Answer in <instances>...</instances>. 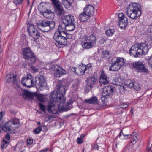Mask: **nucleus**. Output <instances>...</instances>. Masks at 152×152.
<instances>
[{
  "label": "nucleus",
  "mask_w": 152,
  "mask_h": 152,
  "mask_svg": "<svg viewBox=\"0 0 152 152\" xmlns=\"http://www.w3.org/2000/svg\"><path fill=\"white\" fill-rule=\"evenodd\" d=\"M85 136L84 134H82L80 135V137L77 138L76 141L78 144H81L83 142V139Z\"/></svg>",
  "instance_id": "4c0bfd02"
},
{
  "label": "nucleus",
  "mask_w": 152,
  "mask_h": 152,
  "mask_svg": "<svg viewBox=\"0 0 152 152\" xmlns=\"http://www.w3.org/2000/svg\"><path fill=\"white\" fill-rule=\"evenodd\" d=\"M66 25L65 23H64L62 21L61 23H60L58 26V31H59L60 32H64V33H66L64 31V30H66Z\"/></svg>",
  "instance_id": "c756f323"
},
{
  "label": "nucleus",
  "mask_w": 152,
  "mask_h": 152,
  "mask_svg": "<svg viewBox=\"0 0 152 152\" xmlns=\"http://www.w3.org/2000/svg\"><path fill=\"white\" fill-rule=\"evenodd\" d=\"M33 142V140L31 139H28L27 140V143L28 145H30Z\"/></svg>",
  "instance_id": "8fccbe9b"
},
{
  "label": "nucleus",
  "mask_w": 152,
  "mask_h": 152,
  "mask_svg": "<svg viewBox=\"0 0 152 152\" xmlns=\"http://www.w3.org/2000/svg\"><path fill=\"white\" fill-rule=\"evenodd\" d=\"M53 4L54 8L59 6L61 5L60 2L58 0H51Z\"/></svg>",
  "instance_id": "e433bc0d"
},
{
  "label": "nucleus",
  "mask_w": 152,
  "mask_h": 152,
  "mask_svg": "<svg viewBox=\"0 0 152 152\" xmlns=\"http://www.w3.org/2000/svg\"><path fill=\"white\" fill-rule=\"evenodd\" d=\"M115 90V88L112 86H106L103 88L102 96L110 97L113 95Z\"/></svg>",
  "instance_id": "9b49d317"
},
{
  "label": "nucleus",
  "mask_w": 152,
  "mask_h": 152,
  "mask_svg": "<svg viewBox=\"0 0 152 152\" xmlns=\"http://www.w3.org/2000/svg\"><path fill=\"white\" fill-rule=\"evenodd\" d=\"M128 136H130L129 138H130L129 142V144L130 145L135 144L139 140V137L136 132H133L131 135Z\"/></svg>",
  "instance_id": "dca6fc26"
},
{
  "label": "nucleus",
  "mask_w": 152,
  "mask_h": 152,
  "mask_svg": "<svg viewBox=\"0 0 152 152\" xmlns=\"http://www.w3.org/2000/svg\"><path fill=\"white\" fill-rule=\"evenodd\" d=\"M102 56L103 58L108 59L110 58L109 52L107 51H104L102 52Z\"/></svg>",
  "instance_id": "72a5a7b5"
},
{
  "label": "nucleus",
  "mask_w": 152,
  "mask_h": 152,
  "mask_svg": "<svg viewBox=\"0 0 152 152\" xmlns=\"http://www.w3.org/2000/svg\"><path fill=\"white\" fill-rule=\"evenodd\" d=\"M151 42L152 41L151 40L150 42H147L146 41V43H141L133 45L130 50V54L135 57H137L139 55L141 54H146L149 50L148 46H151Z\"/></svg>",
  "instance_id": "f03ea898"
},
{
  "label": "nucleus",
  "mask_w": 152,
  "mask_h": 152,
  "mask_svg": "<svg viewBox=\"0 0 152 152\" xmlns=\"http://www.w3.org/2000/svg\"><path fill=\"white\" fill-rule=\"evenodd\" d=\"M53 4L54 8L59 6L61 5L60 2L58 0H51Z\"/></svg>",
  "instance_id": "c9c22d12"
},
{
  "label": "nucleus",
  "mask_w": 152,
  "mask_h": 152,
  "mask_svg": "<svg viewBox=\"0 0 152 152\" xmlns=\"http://www.w3.org/2000/svg\"><path fill=\"white\" fill-rule=\"evenodd\" d=\"M83 11L90 17L93 16L95 13V10L94 7L91 5H88L85 7L84 8Z\"/></svg>",
  "instance_id": "2eb2a0df"
},
{
  "label": "nucleus",
  "mask_w": 152,
  "mask_h": 152,
  "mask_svg": "<svg viewBox=\"0 0 152 152\" xmlns=\"http://www.w3.org/2000/svg\"><path fill=\"white\" fill-rule=\"evenodd\" d=\"M140 7L138 3H130L127 8L126 13L127 16L132 19H136L141 14Z\"/></svg>",
  "instance_id": "20e7f679"
},
{
  "label": "nucleus",
  "mask_w": 152,
  "mask_h": 152,
  "mask_svg": "<svg viewBox=\"0 0 152 152\" xmlns=\"http://www.w3.org/2000/svg\"><path fill=\"white\" fill-rule=\"evenodd\" d=\"M129 103H125L124 102H122L121 103L119 106L122 109H125L128 107L129 105Z\"/></svg>",
  "instance_id": "ea45409f"
},
{
  "label": "nucleus",
  "mask_w": 152,
  "mask_h": 152,
  "mask_svg": "<svg viewBox=\"0 0 152 152\" xmlns=\"http://www.w3.org/2000/svg\"><path fill=\"white\" fill-rule=\"evenodd\" d=\"M26 66H27V64H23V67L24 68H26Z\"/></svg>",
  "instance_id": "680f3d73"
},
{
  "label": "nucleus",
  "mask_w": 152,
  "mask_h": 152,
  "mask_svg": "<svg viewBox=\"0 0 152 152\" xmlns=\"http://www.w3.org/2000/svg\"><path fill=\"white\" fill-rule=\"evenodd\" d=\"M148 64L149 65H152V54L149 58L148 61Z\"/></svg>",
  "instance_id": "603ef678"
},
{
  "label": "nucleus",
  "mask_w": 152,
  "mask_h": 152,
  "mask_svg": "<svg viewBox=\"0 0 152 152\" xmlns=\"http://www.w3.org/2000/svg\"><path fill=\"white\" fill-rule=\"evenodd\" d=\"M27 3H28V4H29L30 2H29V0H27Z\"/></svg>",
  "instance_id": "338daca9"
},
{
  "label": "nucleus",
  "mask_w": 152,
  "mask_h": 152,
  "mask_svg": "<svg viewBox=\"0 0 152 152\" xmlns=\"http://www.w3.org/2000/svg\"><path fill=\"white\" fill-rule=\"evenodd\" d=\"M32 69L34 71H37V70L36 69H34L33 66H32L31 67Z\"/></svg>",
  "instance_id": "e2e57ef3"
},
{
  "label": "nucleus",
  "mask_w": 152,
  "mask_h": 152,
  "mask_svg": "<svg viewBox=\"0 0 152 152\" xmlns=\"http://www.w3.org/2000/svg\"><path fill=\"white\" fill-rule=\"evenodd\" d=\"M106 41V40L104 38H102L99 40V43L100 44H103Z\"/></svg>",
  "instance_id": "6e6d98bb"
},
{
  "label": "nucleus",
  "mask_w": 152,
  "mask_h": 152,
  "mask_svg": "<svg viewBox=\"0 0 152 152\" xmlns=\"http://www.w3.org/2000/svg\"><path fill=\"white\" fill-rule=\"evenodd\" d=\"M96 80L97 79L95 77H89L87 80V86L91 88H92Z\"/></svg>",
  "instance_id": "b1692460"
},
{
  "label": "nucleus",
  "mask_w": 152,
  "mask_h": 152,
  "mask_svg": "<svg viewBox=\"0 0 152 152\" xmlns=\"http://www.w3.org/2000/svg\"><path fill=\"white\" fill-rule=\"evenodd\" d=\"M41 124V123L40 122H38L37 123V124L38 125H40Z\"/></svg>",
  "instance_id": "69168bd1"
},
{
  "label": "nucleus",
  "mask_w": 152,
  "mask_h": 152,
  "mask_svg": "<svg viewBox=\"0 0 152 152\" xmlns=\"http://www.w3.org/2000/svg\"><path fill=\"white\" fill-rule=\"evenodd\" d=\"M66 101V100H65ZM54 102L55 103H57L58 102H59V104H58L57 105L58 106V107L59 109H61L65 110L66 111H67L69 109L68 106H69L70 105L72 102H68L66 106V107H65L64 106V104L65 103L64 102V103L62 104H61V102L60 100H58V101L57 102Z\"/></svg>",
  "instance_id": "aec40b11"
},
{
  "label": "nucleus",
  "mask_w": 152,
  "mask_h": 152,
  "mask_svg": "<svg viewBox=\"0 0 152 152\" xmlns=\"http://www.w3.org/2000/svg\"><path fill=\"white\" fill-rule=\"evenodd\" d=\"M85 66V64H82L81 65L79 66L78 68L75 69V68H74V72H76L77 74L79 75H83L84 74L85 72L86 71Z\"/></svg>",
  "instance_id": "f3484780"
},
{
  "label": "nucleus",
  "mask_w": 152,
  "mask_h": 152,
  "mask_svg": "<svg viewBox=\"0 0 152 152\" xmlns=\"http://www.w3.org/2000/svg\"><path fill=\"white\" fill-rule=\"evenodd\" d=\"M10 135L9 133H7L6 135L5 138L4 139H5V140H10Z\"/></svg>",
  "instance_id": "3c124183"
},
{
  "label": "nucleus",
  "mask_w": 152,
  "mask_h": 152,
  "mask_svg": "<svg viewBox=\"0 0 152 152\" xmlns=\"http://www.w3.org/2000/svg\"><path fill=\"white\" fill-rule=\"evenodd\" d=\"M23 95L25 96L26 98H29L31 100L34 99V94L28 91L27 90H25L23 92Z\"/></svg>",
  "instance_id": "cd10ccee"
},
{
  "label": "nucleus",
  "mask_w": 152,
  "mask_h": 152,
  "mask_svg": "<svg viewBox=\"0 0 152 152\" xmlns=\"http://www.w3.org/2000/svg\"><path fill=\"white\" fill-rule=\"evenodd\" d=\"M121 133H122V134L124 136H125V135L123 133L122 131L119 134L120 136H121Z\"/></svg>",
  "instance_id": "0e129e2a"
},
{
  "label": "nucleus",
  "mask_w": 152,
  "mask_h": 152,
  "mask_svg": "<svg viewBox=\"0 0 152 152\" xmlns=\"http://www.w3.org/2000/svg\"><path fill=\"white\" fill-rule=\"evenodd\" d=\"M42 130V127L40 126H39L38 127L35 129L33 130V132L36 134H39Z\"/></svg>",
  "instance_id": "79ce46f5"
},
{
  "label": "nucleus",
  "mask_w": 152,
  "mask_h": 152,
  "mask_svg": "<svg viewBox=\"0 0 152 152\" xmlns=\"http://www.w3.org/2000/svg\"><path fill=\"white\" fill-rule=\"evenodd\" d=\"M133 65L135 68L138 70L139 72L144 73L145 74L148 73V69L142 62L138 61L133 63Z\"/></svg>",
  "instance_id": "f8f14e48"
},
{
  "label": "nucleus",
  "mask_w": 152,
  "mask_h": 152,
  "mask_svg": "<svg viewBox=\"0 0 152 152\" xmlns=\"http://www.w3.org/2000/svg\"><path fill=\"white\" fill-rule=\"evenodd\" d=\"M101 73L99 79V83L101 84L105 85L109 83V78L104 73V71L102 70L101 71Z\"/></svg>",
  "instance_id": "4468645a"
},
{
  "label": "nucleus",
  "mask_w": 152,
  "mask_h": 152,
  "mask_svg": "<svg viewBox=\"0 0 152 152\" xmlns=\"http://www.w3.org/2000/svg\"><path fill=\"white\" fill-rule=\"evenodd\" d=\"M129 83L126 84L129 88H133L137 91H138L140 89V85L138 83L131 82L130 80H129Z\"/></svg>",
  "instance_id": "5701e85b"
},
{
  "label": "nucleus",
  "mask_w": 152,
  "mask_h": 152,
  "mask_svg": "<svg viewBox=\"0 0 152 152\" xmlns=\"http://www.w3.org/2000/svg\"><path fill=\"white\" fill-rule=\"evenodd\" d=\"M39 105L40 108L41 110L43 112H45V106L40 103H39Z\"/></svg>",
  "instance_id": "49530a36"
},
{
  "label": "nucleus",
  "mask_w": 152,
  "mask_h": 152,
  "mask_svg": "<svg viewBox=\"0 0 152 152\" xmlns=\"http://www.w3.org/2000/svg\"><path fill=\"white\" fill-rule=\"evenodd\" d=\"M85 67L86 68V72L88 71L87 73H88L89 72H91L92 70V65L91 64H89L87 65H85Z\"/></svg>",
  "instance_id": "a19ab883"
},
{
  "label": "nucleus",
  "mask_w": 152,
  "mask_h": 152,
  "mask_svg": "<svg viewBox=\"0 0 152 152\" xmlns=\"http://www.w3.org/2000/svg\"><path fill=\"white\" fill-rule=\"evenodd\" d=\"M35 83L36 85L39 86V88L44 87L47 85L45 77L40 75H38L35 77Z\"/></svg>",
  "instance_id": "ddd939ff"
},
{
  "label": "nucleus",
  "mask_w": 152,
  "mask_h": 152,
  "mask_svg": "<svg viewBox=\"0 0 152 152\" xmlns=\"http://www.w3.org/2000/svg\"><path fill=\"white\" fill-rule=\"evenodd\" d=\"M66 74V72L64 69L60 66H57L54 74V76L56 77H59Z\"/></svg>",
  "instance_id": "a211bd4d"
},
{
  "label": "nucleus",
  "mask_w": 152,
  "mask_h": 152,
  "mask_svg": "<svg viewBox=\"0 0 152 152\" xmlns=\"http://www.w3.org/2000/svg\"><path fill=\"white\" fill-rule=\"evenodd\" d=\"M93 147L95 149H99V146L97 145H94Z\"/></svg>",
  "instance_id": "bf43d9fd"
},
{
  "label": "nucleus",
  "mask_w": 152,
  "mask_h": 152,
  "mask_svg": "<svg viewBox=\"0 0 152 152\" xmlns=\"http://www.w3.org/2000/svg\"><path fill=\"white\" fill-rule=\"evenodd\" d=\"M46 6L47 5L43 3H42L40 4V7L42 10H45Z\"/></svg>",
  "instance_id": "de8ad7c7"
},
{
  "label": "nucleus",
  "mask_w": 152,
  "mask_h": 152,
  "mask_svg": "<svg viewBox=\"0 0 152 152\" xmlns=\"http://www.w3.org/2000/svg\"><path fill=\"white\" fill-rule=\"evenodd\" d=\"M21 81L22 84L28 88H30L35 85L34 79L30 74H27L26 77H23Z\"/></svg>",
  "instance_id": "1a4fd4ad"
},
{
  "label": "nucleus",
  "mask_w": 152,
  "mask_h": 152,
  "mask_svg": "<svg viewBox=\"0 0 152 152\" xmlns=\"http://www.w3.org/2000/svg\"><path fill=\"white\" fill-rule=\"evenodd\" d=\"M105 33L107 35V36H111L113 35V34L114 31L113 29L109 28H108V29L107 28H105Z\"/></svg>",
  "instance_id": "f704fd0d"
},
{
  "label": "nucleus",
  "mask_w": 152,
  "mask_h": 152,
  "mask_svg": "<svg viewBox=\"0 0 152 152\" xmlns=\"http://www.w3.org/2000/svg\"><path fill=\"white\" fill-rule=\"evenodd\" d=\"M126 88L125 86H120L119 87V92L121 94H123L124 91H126Z\"/></svg>",
  "instance_id": "37998d69"
},
{
  "label": "nucleus",
  "mask_w": 152,
  "mask_h": 152,
  "mask_svg": "<svg viewBox=\"0 0 152 152\" xmlns=\"http://www.w3.org/2000/svg\"><path fill=\"white\" fill-rule=\"evenodd\" d=\"M44 13H47L48 14H50L51 13V10H46V11H45Z\"/></svg>",
  "instance_id": "13d9d810"
},
{
  "label": "nucleus",
  "mask_w": 152,
  "mask_h": 152,
  "mask_svg": "<svg viewBox=\"0 0 152 152\" xmlns=\"http://www.w3.org/2000/svg\"><path fill=\"white\" fill-rule=\"evenodd\" d=\"M89 17H90L83 11L79 15L78 18L81 21L84 22L87 21Z\"/></svg>",
  "instance_id": "a878e982"
},
{
  "label": "nucleus",
  "mask_w": 152,
  "mask_h": 152,
  "mask_svg": "<svg viewBox=\"0 0 152 152\" xmlns=\"http://www.w3.org/2000/svg\"><path fill=\"white\" fill-rule=\"evenodd\" d=\"M49 148H47L45 149L41 150V151H39V152H47Z\"/></svg>",
  "instance_id": "5fc2aeb1"
},
{
  "label": "nucleus",
  "mask_w": 152,
  "mask_h": 152,
  "mask_svg": "<svg viewBox=\"0 0 152 152\" xmlns=\"http://www.w3.org/2000/svg\"><path fill=\"white\" fill-rule=\"evenodd\" d=\"M62 21L64 23H65L66 25L67 24H71L74 23L75 20L73 16L70 15H67L65 16L64 18L63 19Z\"/></svg>",
  "instance_id": "412c9836"
},
{
  "label": "nucleus",
  "mask_w": 152,
  "mask_h": 152,
  "mask_svg": "<svg viewBox=\"0 0 152 152\" xmlns=\"http://www.w3.org/2000/svg\"><path fill=\"white\" fill-rule=\"evenodd\" d=\"M23 0H13V2L16 5L21 4L23 2Z\"/></svg>",
  "instance_id": "c03bdc74"
},
{
  "label": "nucleus",
  "mask_w": 152,
  "mask_h": 152,
  "mask_svg": "<svg viewBox=\"0 0 152 152\" xmlns=\"http://www.w3.org/2000/svg\"><path fill=\"white\" fill-rule=\"evenodd\" d=\"M22 53L23 58L26 60H29L32 63L35 62L36 57L30 48L27 47L23 48Z\"/></svg>",
  "instance_id": "6e6552de"
},
{
  "label": "nucleus",
  "mask_w": 152,
  "mask_h": 152,
  "mask_svg": "<svg viewBox=\"0 0 152 152\" xmlns=\"http://www.w3.org/2000/svg\"><path fill=\"white\" fill-rule=\"evenodd\" d=\"M48 111L50 113L56 114L57 113L56 107L55 105V104L51 102L50 103L47 107Z\"/></svg>",
  "instance_id": "4be33fe9"
},
{
  "label": "nucleus",
  "mask_w": 152,
  "mask_h": 152,
  "mask_svg": "<svg viewBox=\"0 0 152 152\" xmlns=\"http://www.w3.org/2000/svg\"><path fill=\"white\" fill-rule=\"evenodd\" d=\"M7 77L8 78L7 81L8 83H12L14 84L17 83V80L16 78V76L13 73H11L10 74H8Z\"/></svg>",
  "instance_id": "6ab92c4d"
},
{
  "label": "nucleus",
  "mask_w": 152,
  "mask_h": 152,
  "mask_svg": "<svg viewBox=\"0 0 152 152\" xmlns=\"http://www.w3.org/2000/svg\"><path fill=\"white\" fill-rule=\"evenodd\" d=\"M118 17L119 21L121 20H123L124 18H126L124 16V15L122 13H119L118 14Z\"/></svg>",
  "instance_id": "a18cd8bd"
},
{
  "label": "nucleus",
  "mask_w": 152,
  "mask_h": 152,
  "mask_svg": "<svg viewBox=\"0 0 152 152\" xmlns=\"http://www.w3.org/2000/svg\"><path fill=\"white\" fill-rule=\"evenodd\" d=\"M72 3L71 2L69 1V0H64L62 2V4L66 8H70Z\"/></svg>",
  "instance_id": "473e14b6"
},
{
  "label": "nucleus",
  "mask_w": 152,
  "mask_h": 152,
  "mask_svg": "<svg viewBox=\"0 0 152 152\" xmlns=\"http://www.w3.org/2000/svg\"><path fill=\"white\" fill-rule=\"evenodd\" d=\"M96 37L93 34L86 37L81 42L83 48L88 49L92 48L96 44Z\"/></svg>",
  "instance_id": "423d86ee"
},
{
  "label": "nucleus",
  "mask_w": 152,
  "mask_h": 152,
  "mask_svg": "<svg viewBox=\"0 0 152 152\" xmlns=\"http://www.w3.org/2000/svg\"><path fill=\"white\" fill-rule=\"evenodd\" d=\"M69 86V83L65 79L58 81L56 87V93L54 94V91L51 92L50 96L51 102H57L60 100L61 104L64 103L66 98L64 96L65 91L64 87Z\"/></svg>",
  "instance_id": "f257e3e1"
},
{
  "label": "nucleus",
  "mask_w": 152,
  "mask_h": 152,
  "mask_svg": "<svg viewBox=\"0 0 152 152\" xmlns=\"http://www.w3.org/2000/svg\"><path fill=\"white\" fill-rule=\"evenodd\" d=\"M54 9L56 13L58 16L61 15L64 12V11L61 5L55 8Z\"/></svg>",
  "instance_id": "c85d7f7f"
},
{
  "label": "nucleus",
  "mask_w": 152,
  "mask_h": 152,
  "mask_svg": "<svg viewBox=\"0 0 152 152\" xmlns=\"http://www.w3.org/2000/svg\"><path fill=\"white\" fill-rule=\"evenodd\" d=\"M111 62L112 64L109 69L110 71H118L125 64L124 59L123 58L120 57L113 58Z\"/></svg>",
  "instance_id": "0eeeda50"
},
{
  "label": "nucleus",
  "mask_w": 152,
  "mask_h": 152,
  "mask_svg": "<svg viewBox=\"0 0 152 152\" xmlns=\"http://www.w3.org/2000/svg\"><path fill=\"white\" fill-rule=\"evenodd\" d=\"M151 146L148 147V146L146 149V151L147 152H152V144L151 145Z\"/></svg>",
  "instance_id": "864d4df0"
},
{
  "label": "nucleus",
  "mask_w": 152,
  "mask_h": 152,
  "mask_svg": "<svg viewBox=\"0 0 152 152\" xmlns=\"http://www.w3.org/2000/svg\"><path fill=\"white\" fill-rule=\"evenodd\" d=\"M128 23V19L127 18H124L123 20L119 21V25L121 29L125 28Z\"/></svg>",
  "instance_id": "393cba45"
},
{
  "label": "nucleus",
  "mask_w": 152,
  "mask_h": 152,
  "mask_svg": "<svg viewBox=\"0 0 152 152\" xmlns=\"http://www.w3.org/2000/svg\"><path fill=\"white\" fill-rule=\"evenodd\" d=\"M28 25V28L27 29V31L29 32L30 36L33 38L34 41L42 37V35L39 32L34 28L33 24H29Z\"/></svg>",
  "instance_id": "9d476101"
},
{
  "label": "nucleus",
  "mask_w": 152,
  "mask_h": 152,
  "mask_svg": "<svg viewBox=\"0 0 152 152\" xmlns=\"http://www.w3.org/2000/svg\"><path fill=\"white\" fill-rule=\"evenodd\" d=\"M72 35L67 33L56 31L53 36L54 39L56 42L55 45L58 48H63L67 42V39H71Z\"/></svg>",
  "instance_id": "7ed1b4c3"
},
{
  "label": "nucleus",
  "mask_w": 152,
  "mask_h": 152,
  "mask_svg": "<svg viewBox=\"0 0 152 152\" xmlns=\"http://www.w3.org/2000/svg\"><path fill=\"white\" fill-rule=\"evenodd\" d=\"M86 103L96 104L97 103V99L96 96L92 97L88 99H86L84 101Z\"/></svg>",
  "instance_id": "bb28decb"
},
{
  "label": "nucleus",
  "mask_w": 152,
  "mask_h": 152,
  "mask_svg": "<svg viewBox=\"0 0 152 152\" xmlns=\"http://www.w3.org/2000/svg\"><path fill=\"white\" fill-rule=\"evenodd\" d=\"M75 28V25L74 23L66 25V31H73Z\"/></svg>",
  "instance_id": "2f4dec72"
},
{
  "label": "nucleus",
  "mask_w": 152,
  "mask_h": 152,
  "mask_svg": "<svg viewBox=\"0 0 152 152\" xmlns=\"http://www.w3.org/2000/svg\"><path fill=\"white\" fill-rule=\"evenodd\" d=\"M8 143L9 142L5 140V139H3L1 142V148L2 149L5 148L7 146Z\"/></svg>",
  "instance_id": "58836bf2"
},
{
  "label": "nucleus",
  "mask_w": 152,
  "mask_h": 152,
  "mask_svg": "<svg viewBox=\"0 0 152 152\" xmlns=\"http://www.w3.org/2000/svg\"><path fill=\"white\" fill-rule=\"evenodd\" d=\"M107 97H108V96H102L101 97V99L102 101H105V99Z\"/></svg>",
  "instance_id": "4d7b16f0"
},
{
  "label": "nucleus",
  "mask_w": 152,
  "mask_h": 152,
  "mask_svg": "<svg viewBox=\"0 0 152 152\" xmlns=\"http://www.w3.org/2000/svg\"><path fill=\"white\" fill-rule=\"evenodd\" d=\"M38 28L43 32H47L53 30L55 28V23L54 21L40 20L36 23Z\"/></svg>",
  "instance_id": "39448f33"
},
{
  "label": "nucleus",
  "mask_w": 152,
  "mask_h": 152,
  "mask_svg": "<svg viewBox=\"0 0 152 152\" xmlns=\"http://www.w3.org/2000/svg\"><path fill=\"white\" fill-rule=\"evenodd\" d=\"M79 82L78 81H77L75 82L73 85L72 87L75 89H77L79 86Z\"/></svg>",
  "instance_id": "09e8293b"
},
{
  "label": "nucleus",
  "mask_w": 152,
  "mask_h": 152,
  "mask_svg": "<svg viewBox=\"0 0 152 152\" xmlns=\"http://www.w3.org/2000/svg\"><path fill=\"white\" fill-rule=\"evenodd\" d=\"M34 95L37 99L41 102H43L45 101V99L43 95L40 94L34 93Z\"/></svg>",
  "instance_id": "7c9ffc66"
},
{
  "label": "nucleus",
  "mask_w": 152,
  "mask_h": 152,
  "mask_svg": "<svg viewBox=\"0 0 152 152\" xmlns=\"http://www.w3.org/2000/svg\"><path fill=\"white\" fill-rule=\"evenodd\" d=\"M2 118V114L1 113H0V120Z\"/></svg>",
  "instance_id": "052dcab7"
},
{
  "label": "nucleus",
  "mask_w": 152,
  "mask_h": 152,
  "mask_svg": "<svg viewBox=\"0 0 152 152\" xmlns=\"http://www.w3.org/2000/svg\"><path fill=\"white\" fill-rule=\"evenodd\" d=\"M23 151H23H23H21V152H23Z\"/></svg>",
  "instance_id": "774afa93"
}]
</instances>
